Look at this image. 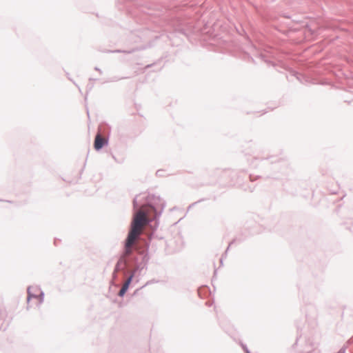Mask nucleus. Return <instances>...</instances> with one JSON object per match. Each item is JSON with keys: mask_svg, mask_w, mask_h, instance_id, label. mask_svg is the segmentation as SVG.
<instances>
[{"mask_svg": "<svg viewBox=\"0 0 353 353\" xmlns=\"http://www.w3.org/2000/svg\"><path fill=\"white\" fill-rule=\"evenodd\" d=\"M107 143V139L103 138L99 134H97L94 143V147L97 150H100L105 144Z\"/></svg>", "mask_w": 353, "mask_h": 353, "instance_id": "2", "label": "nucleus"}, {"mask_svg": "<svg viewBox=\"0 0 353 353\" xmlns=\"http://www.w3.org/2000/svg\"><path fill=\"white\" fill-rule=\"evenodd\" d=\"M149 208V207H142L134 214L125 244L126 253L130 252L132 245L149 223L148 218Z\"/></svg>", "mask_w": 353, "mask_h": 353, "instance_id": "1", "label": "nucleus"}, {"mask_svg": "<svg viewBox=\"0 0 353 353\" xmlns=\"http://www.w3.org/2000/svg\"><path fill=\"white\" fill-rule=\"evenodd\" d=\"M128 288H121V290L119 292V295L122 296Z\"/></svg>", "mask_w": 353, "mask_h": 353, "instance_id": "3", "label": "nucleus"}, {"mask_svg": "<svg viewBox=\"0 0 353 353\" xmlns=\"http://www.w3.org/2000/svg\"><path fill=\"white\" fill-rule=\"evenodd\" d=\"M130 278L128 279L125 281V283H123L122 287H124V288L128 287V285H130Z\"/></svg>", "mask_w": 353, "mask_h": 353, "instance_id": "4", "label": "nucleus"}]
</instances>
